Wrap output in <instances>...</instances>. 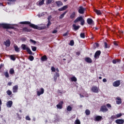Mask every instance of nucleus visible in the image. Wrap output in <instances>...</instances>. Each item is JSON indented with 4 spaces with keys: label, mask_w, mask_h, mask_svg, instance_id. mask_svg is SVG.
Listing matches in <instances>:
<instances>
[{
    "label": "nucleus",
    "mask_w": 124,
    "mask_h": 124,
    "mask_svg": "<svg viewBox=\"0 0 124 124\" xmlns=\"http://www.w3.org/2000/svg\"><path fill=\"white\" fill-rule=\"evenodd\" d=\"M75 124H81V122L79 119H77L75 121Z\"/></svg>",
    "instance_id": "obj_35"
},
{
    "label": "nucleus",
    "mask_w": 124,
    "mask_h": 124,
    "mask_svg": "<svg viewBox=\"0 0 124 124\" xmlns=\"http://www.w3.org/2000/svg\"><path fill=\"white\" fill-rule=\"evenodd\" d=\"M47 58L46 55H44L41 58V61H42V62H46V61H47Z\"/></svg>",
    "instance_id": "obj_23"
},
{
    "label": "nucleus",
    "mask_w": 124,
    "mask_h": 124,
    "mask_svg": "<svg viewBox=\"0 0 124 124\" xmlns=\"http://www.w3.org/2000/svg\"><path fill=\"white\" fill-rule=\"evenodd\" d=\"M116 104H118V105H120V104H122V98H121L120 97H117L116 98Z\"/></svg>",
    "instance_id": "obj_9"
},
{
    "label": "nucleus",
    "mask_w": 124,
    "mask_h": 124,
    "mask_svg": "<svg viewBox=\"0 0 124 124\" xmlns=\"http://www.w3.org/2000/svg\"><path fill=\"white\" fill-rule=\"evenodd\" d=\"M13 104V102H12V101H9L7 102L6 104L7 107H8V108H11Z\"/></svg>",
    "instance_id": "obj_14"
},
{
    "label": "nucleus",
    "mask_w": 124,
    "mask_h": 124,
    "mask_svg": "<svg viewBox=\"0 0 124 124\" xmlns=\"http://www.w3.org/2000/svg\"><path fill=\"white\" fill-rule=\"evenodd\" d=\"M56 70L57 71V72H59V71H60V70H59V68L56 69H55V71H56Z\"/></svg>",
    "instance_id": "obj_64"
},
{
    "label": "nucleus",
    "mask_w": 124,
    "mask_h": 124,
    "mask_svg": "<svg viewBox=\"0 0 124 124\" xmlns=\"http://www.w3.org/2000/svg\"><path fill=\"white\" fill-rule=\"evenodd\" d=\"M69 45H70L71 46H73V45H74V41L71 40V41L70 42Z\"/></svg>",
    "instance_id": "obj_42"
},
{
    "label": "nucleus",
    "mask_w": 124,
    "mask_h": 124,
    "mask_svg": "<svg viewBox=\"0 0 124 124\" xmlns=\"http://www.w3.org/2000/svg\"><path fill=\"white\" fill-rule=\"evenodd\" d=\"M100 54H101V51H100V50L97 51L94 55L95 59H98V58H99V56H100Z\"/></svg>",
    "instance_id": "obj_10"
},
{
    "label": "nucleus",
    "mask_w": 124,
    "mask_h": 124,
    "mask_svg": "<svg viewBox=\"0 0 124 124\" xmlns=\"http://www.w3.org/2000/svg\"><path fill=\"white\" fill-rule=\"evenodd\" d=\"M94 12L97 15H101V12L100 10H95Z\"/></svg>",
    "instance_id": "obj_30"
},
{
    "label": "nucleus",
    "mask_w": 124,
    "mask_h": 124,
    "mask_svg": "<svg viewBox=\"0 0 124 124\" xmlns=\"http://www.w3.org/2000/svg\"><path fill=\"white\" fill-rule=\"evenodd\" d=\"M115 123L118 124H123L124 123V120L123 119H117L115 121Z\"/></svg>",
    "instance_id": "obj_17"
},
{
    "label": "nucleus",
    "mask_w": 124,
    "mask_h": 124,
    "mask_svg": "<svg viewBox=\"0 0 124 124\" xmlns=\"http://www.w3.org/2000/svg\"><path fill=\"white\" fill-rule=\"evenodd\" d=\"M107 107H108V108H111V107H112V106H111V105L109 104H108L107 105Z\"/></svg>",
    "instance_id": "obj_56"
},
{
    "label": "nucleus",
    "mask_w": 124,
    "mask_h": 124,
    "mask_svg": "<svg viewBox=\"0 0 124 124\" xmlns=\"http://www.w3.org/2000/svg\"><path fill=\"white\" fill-rule=\"evenodd\" d=\"M52 18V16H49L47 18L48 21H51V19Z\"/></svg>",
    "instance_id": "obj_52"
},
{
    "label": "nucleus",
    "mask_w": 124,
    "mask_h": 124,
    "mask_svg": "<svg viewBox=\"0 0 124 124\" xmlns=\"http://www.w3.org/2000/svg\"><path fill=\"white\" fill-rule=\"evenodd\" d=\"M23 31H29V30L28 29H27V28L25 27V28H23Z\"/></svg>",
    "instance_id": "obj_43"
},
{
    "label": "nucleus",
    "mask_w": 124,
    "mask_h": 124,
    "mask_svg": "<svg viewBox=\"0 0 124 124\" xmlns=\"http://www.w3.org/2000/svg\"><path fill=\"white\" fill-rule=\"evenodd\" d=\"M0 26L4 29H12V27L9 26V24H5V23H2L0 24Z\"/></svg>",
    "instance_id": "obj_4"
},
{
    "label": "nucleus",
    "mask_w": 124,
    "mask_h": 124,
    "mask_svg": "<svg viewBox=\"0 0 124 124\" xmlns=\"http://www.w3.org/2000/svg\"><path fill=\"white\" fill-rule=\"evenodd\" d=\"M115 116H116V119H118L119 118H121V117L123 116V114L121 113H120L117 114Z\"/></svg>",
    "instance_id": "obj_32"
},
{
    "label": "nucleus",
    "mask_w": 124,
    "mask_h": 124,
    "mask_svg": "<svg viewBox=\"0 0 124 124\" xmlns=\"http://www.w3.org/2000/svg\"><path fill=\"white\" fill-rule=\"evenodd\" d=\"M21 48H22L23 50H27V48H29L27 47V45L22 44L21 45Z\"/></svg>",
    "instance_id": "obj_27"
},
{
    "label": "nucleus",
    "mask_w": 124,
    "mask_h": 124,
    "mask_svg": "<svg viewBox=\"0 0 124 124\" xmlns=\"http://www.w3.org/2000/svg\"><path fill=\"white\" fill-rule=\"evenodd\" d=\"M44 1H45V0H40L38 1V4L40 6H41V5H43L44 4Z\"/></svg>",
    "instance_id": "obj_22"
},
{
    "label": "nucleus",
    "mask_w": 124,
    "mask_h": 124,
    "mask_svg": "<svg viewBox=\"0 0 124 124\" xmlns=\"http://www.w3.org/2000/svg\"><path fill=\"white\" fill-rule=\"evenodd\" d=\"M14 48L15 49V51H16L17 53L20 52V48L18 47V46H17V45L14 44Z\"/></svg>",
    "instance_id": "obj_13"
},
{
    "label": "nucleus",
    "mask_w": 124,
    "mask_h": 124,
    "mask_svg": "<svg viewBox=\"0 0 124 124\" xmlns=\"http://www.w3.org/2000/svg\"><path fill=\"white\" fill-rule=\"evenodd\" d=\"M87 21L88 25H90L91 26H93L94 22L93 20V19L88 18Z\"/></svg>",
    "instance_id": "obj_11"
},
{
    "label": "nucleus",
    "mask_w": 124,
    "mask_h": 124,
    "mask_svg": "<svg viewBox=\"0 0 124 124\" xmlns=\"http://www.w3.org/2000/svg\"><path fill=\"white\" fill-rule=\"evenodd\" d=\"M7 93L8 95H11V94H12V92H11V91L10 90H8L7 91Z\"/></svg>",
    "instance_id": "obj_39"
},
{
    "label": "nucleus",
    "mask_w": 124,
    "mask_h": 124,
    "mask_svg": "<svg viewBox=\"0 0 124 124\" xmlns=\"http://www.w3.org/2000/svg\"><path fill=\"white\" fill-rule=\"evenodd\" d=\"M113 44L115 45V46H118V43H117L116 42H114Z\"/></svg>",
    "instance_id": "obj_61"
},
{
    "label": "nucleus",
    "mask_w": 124,
    "mask_h": 124,
    "mask_svg": "<svg viewBox=\"0 0 124 124\" xmlns=\"http://www.w3.org/2000/svg\"><path fill=\"white\" fill-rule=\"evenodd\" d=\"M68 34V31H67L65 33L63 34V36H67Z\"/></svg>",
    "instance_id": "obj_51"
},
{
    "label": "nucleus",
    "mask_w": 124,
    "mask_h": 124,
    "mask_svg": "<svg viewBox=\"0 0 124 124\" xmlns=\"http://www.w3.org/2000/svg\"><path fill=\"white\" fill-rule=\"evenodd\" d=\"M99 90V89L98 88H97L96 86H93L91 89L92 92H93V93H97Z\"/></svg>",
    "instance_id": "obj_5"
},
{
    "label": "nucleus",
    "mask_w": 124,
    "mask_h": 124,
    "mask_svg": "<svg viewBox=\"0 0 124 124\" xmlns=\"http://www.w3.org/2000/svg\"><path fill=\"white\" fill-rule=\"evenodd\" d=\"M14 73H15L14 69L13 68L10 69V72H9L10 74H14Z\"/></svg>",
    "instance_id": "obj_33"
},
{
    "label": "nucleus",
    "mask_w": 124,
    "mask_h": 124,
    "mask_svg": "<svg viewBox=\"0 0 124 124\" xmlns=\"http://www.w3.org/2000/svg\"><path fill=\"white\" fill-rule=\"evenodd\" d=\"M4 45L6 46V47H9L10 46V40H7L5 42H4Z\"/></svg>",
    "instance_id": "obj_19"
},
{
    "label": "nucleus",
    "mask_w": 124,
    "mask_h": 124,
    "mask_svg": "<svg viewBox=\"0 0 124 124\" xmlns=\"http://www.w3.org/2000/svg\"><path fill=\"white\" fill-rule=\"evenodd\" d=\"M73 30H74V31H78V30L80 29V26H76V25L73 24Z\"/></svg>",
    "instance_id": "obj_20"
},
{
    "label": "nucleus",
    "mask_w": 124,
    "mask_h": 124,
    "mask_svg": "<svg viewBox=\"0 0 124 124\" xmlns=\"http://www.w3.org/2000/svg\"><path fill=\"white\" fill-rule=\"evenodd\" d=\"M58 77H60V74L58 72H56L54 74V76L53 77L54 82H57V79H58Z\"/></svg>",
    "instance_id": "obj_12"
},
{
    "label": "nucleus",
    "mask_w": 124,
    "mask_h": 124,
    "mask_svg": "<svg viewBox=\"0 0 124 124\" xmlns=\"http://www.w3.org/2000/svg\"><path fill=\"white\" fill-rule=\"evenodd\" d=\"M31 49L34 52L36 50V46H31Z\"/></svg>",
    "instance_id": "obj_45"
},
{
    "label": "nucleus",
    "mask_w": 124,
    "mask_h": 124,
    "mask_svg": "<svg viewBox=\"0 0 124 124\" xmlns=\"http://www.w3.org/2000/svg\"><path fill=\"white\" fill-rule=\"evenodd\" d=\"M39 91H37V94L38 96H40L41 94H43V93H44V89L40 88Z\"/></svg>",
    "instance_id": "obj_6"
},
{
    "label": "nucleus",
    "mask_w": 124,
    "mask_h": 124,
    "mask_svg": "<svg viewBox=\"0 0 124 124\" xmlns=\"http://www.w3.org/2000/svg\"><path fill=\"white\" fill-rule=\"evenodd\" d=\"M103 82H104V83H106V82H107V79H106V78L103 79Z\"/></svg>",
    "instance_id": "obj_57"
},
{
    "label": "nucleus",
    "mask_w": 124,
    "mask_h": 124,
    "mask_svg": "<svg viewBox=\"0 0 124 124\" xmlns=\"http://www.w3.org/2000/svg\"><path fill=\"white\" fill-rule=\"evenodd\" d=\"M8 1H11L12 2H15V1H16V0H7Z\"/></svg>",
    "instance_id": "obj_59"
},
{
    "label": "nucleus",
    "mask_w": 124,
    "mask_h": 124,
    "mask_svg": "<svg viewBox=\"0 0 124 124\" xmlns=\"http://www.w3.org/2000/svg\"><path fill=\"white\" fill-rule=\"evenodd\" d=\"M63 10H65L66 8H67V6H64L63 7H62Z\"/></svg>",
    "instance_id": "obj_53"
},
{
    "label": "nucleus",
    "mask_w": 124,
    "mask_h": 124,
    "mask_svg": "<svg viewBox=\"0 0 124 124\" xmlns=\"http://www.w3.org/2000/svg\"><path fill=\"white\" fill-rule=\"evenodd\" d=\"M67 111H70L71 110H72V108L70 107V106H69L67 108Z\"/></svg>",
    "instance_id": "obj_37"
},
{
    "label": "nucleus",
    "mask_w": 124,
    "mask_h": 124,
    "mask_svg": "<svg viewBox=\"0 0 124 124\" xmlns=\"http://www.w3.org/2000/svg\"><path fill=\"white\" fill-rule=\"evenodd\" d=\"M26 50L30 55H32V52L31 51V49H30V48H27Z\"/></svg>",
    "instance_id": "obj_28"
},
{
    "label": "nucleus",
    "mask_w": 124,
    "mask_h": 124,
    "mask_svg": "<svg viewBox=\"0 0 124 124\" xmlns=\"http://www.w3.org/2000/svg\"><path fill=\"white\" fill-rule=\"evenodd\" d=\"M31 42H32V43H34V44H35L36 43V42L32 39L30 40Z\"/></svg>",
    "instance_id": "obj_50"
},
{
    "label": "nucleus",
    "mask_w": 124,
    "mask_h": 124,
    "mask_svg": "<svg viewBox=\"0 0 124 124\" xmlns=\"http://www.w3.org/2000/svg\"><path fill=\"white\" fill-rule=\"evenodd\" d=\"M59 11H64V10L62 8H61L59 9Z\"/></svg>",
    "instance_id": "obj_60"
},
{
    "label": "nucleus",
    "mask_w": 124,
    "mask_h": 124,
    "mask_svg": "<svg viewBox=\"0 0 124 124\" xmlns=\"http://www.w3.org/2000/svg\"><path fill=\"white\" fill-rule=\"evenodd\" d=\"M57 6H62V2L61 1H57L56 2Z\"/></svg>",
    "instance_id": "obj_24"
},
{
    "label": "nucleus",
    "mask_w": 124,
    "mask_h": 124,
    "mask_svg": "<svg viewBox=\"0 0 124 124\" xmlns=\"http://www.w3.org/2000/svg\"><path fill=\"white\" fill-rule=\"evenodd\" d=\"M51 71L55 72L56 71V68L54 67H51Z\"/></svg>",
    "instance_id": "obj_46"
},
{
    "label": "nucleus",
    "mask_w": 124,
    "mask_h": 124,
    "mask_svg": "<svg viewBox=\"0 0 124 124\" xmlns=\"http://www.w3.org/2000/svg\"><path fill=\"white\" fill-rule=\"evenodd\" d=\"M119 62V61L118 60H114L112 61V62L114 64H116V63H117V62Z\"/></svg>",
    "instance_id": "obj_48"
},
{
    "label": "nucleus",
    "mask_w": 124,
    "mask_h": 124,
    "mask_svg": "<svg viewBox=\"0 0 124 124\" xmlns=\"http://www.w3.org/2000/svg\"><path fill=\"white\" fill-rule=\"evenodd\" d=\"M86 8H84L83 6H80L78 8V13H79V14H84Z\"/></svg>",
    "instance_id": "obj_3"
},
{
    "label": "nucleus",
    "mask_w": 124,
    "mask_h": 124,
    "mask_svg": "<svg viewBox=\"0 0 124 124\" xmlns=\"http://www.w3.org/2000/svg\"><path fill=\"white\" fill-rule=\"evenodd\" d=\"M65 14H66V12H65L63 14L61 15V16H59V19L62 20V18L64 17V15H65Z\"/></svg>",
    "instance_id": "obj_25"
},
{
    "label": "nucleus",
    "mask_w": 124,
    "mask_h": 124,
    "mask_svg": "<svg viewBox=\"0 0 124 124\" xmlns=\"http://www.w3.org/2000/svg\"><path fill=\"white\" fill-rule=\"evenodd\" d=\"M58 32V31L57 30H55L52 31V33H57Z\"/></svg>",
    "instance_id": "obj_54"
},
{
    "label": "nucleus",
    "mask_w": 124,
    "mask_h": 124,
    "mask_svg": "<svg viewBox=\"0 0 124 124\" xmlns=\"http://www.w3.org/2000/svg\"><path fill=\"white\" fill-rule=\"evenodd\" d=\"M4 75L6 78H9V74L8 73V71L4 73Z\"/></svg>",
    "instance_id": "obj_29"
},
{
    "label": "nucleus",
    "mask_w": 124,
    "mask_h": 124,
    "mask_svg": "<svg viewBox=\"0 0 124 124\" xmlns=\"http://www.w3.org/2000/svg\"><path fill=\"white\" fill-rule=\"evenodd\" d=\"M120 34H123V33H124V31H120Z\"/></svg>",
    "instance_id": "obj_63"
},
{
    "label": "nucleus",
    "mask_w": 124,
    "mask_h": 124,
    "mask_svg": "<svg viewBox=\"0 0 124 124\" xmlns=\"http://www.w3.org/2000/svg\"><path fill=\"white\" fill-rule=\"evenodd\" d=\"M8 86H11L12 85V82H9L7 84Z\"/></svg>",
    "instance_id": "obj_58"
},
{
    "label": "nucleus",
    "mask_w": 124,
    "mask_h": 124,
    "mask_svg": "<svg viewBox=\"0 0 124 124\" xmlns=\"http://www.w3.org/2000/svg\"><path fill=\"white\" fill-rule=\"evenodd\" d=\"M71 80L72 82H76L77 81V78L75 76L71 78Z\"/></svg>",
    "instance_id": "obj_26"
},
{
    "label": "nucleus",
    "mask_w": 124,
    "mask_h": 124,
    "mask_svg": "<svg viewBox=\"0 0 124 124\" xmlns=\"http://www.w3.org/2000/svg\"><path fill=\"white\" fill-rule=\"evenodd\" d=\"M100 111H101V112H103V113H105V112H107V111H108V109L106 106H103L101 107Z\"/></svg>",
    "instance_id": "obj_7"
},
{
    "label": "nucleus",
    "mask_w": 124,
    "mask_h": 124,
    "mask_svg": "<svg viewBox=\"0 0 124 124\" xmlns=\"http://www.w3.org/2000/svg\"><path fill=\"white\" fill-rule=\"evenodd\" d=\"M10 59L12 60V61H15V60H16V58L13 55L10 56Z\"/></svg>",
    "instance_id": "obj_36"
},
{
    "label": "nucleus",
    "mask_w": 124,
    "mask_h": 124,
    "mask_svg": "<svg viewBox=\"0 0 124 124\" xmlns=\"http://www.w3.org/2000/svg\"><path fill=\"white\" fill-rule=\"evenodd\" d=\"M85 62H88V63H92V62H93V61H92V59L89 57L86 58L85 59Z\"/></svg>",
    "instance_id": "obj_21"
},
{
    "label": "nucleus",
    "mask_w": 124,
    "mask_h": 124,
    "mask_svg": "<svg viewBox=\"0 0 124 124\" xmlns=\"http://www.w3.org/2000/svg\"><path fill=\"white\" fill-rule=\"evenodd\" d=\"M48 23L47 24V27H50L51 26V21H47Z\"/></svg>",
    "instance_id": "obj_47"
},
{
    "label": "nucleus",
    "mask_w": 124,
    "mask_h": 124,
    "mask_svg": "<svg viewBox=\"0 0 124 124\" xmlns=\"http://www.w3.org/2000/svg\"><path fill=\"white\" fill-rule=\"evenodd\" d=\"M34 58H33V56H29V60L30 61H31V62H32V61H33L34 60Z\"/></svg>",
    "instance_id": "obj_41"
},
{
    "label": "nucleus",
    "mask_w": 124,
    "mask_h": 124,
    "mask_svg": "<svg viewBox=\"0 0 124 124\" xmlns=\"http://www.w3.org/2000/svg\"><path fill=\"white\" fill-rule=\"evenodd\" d=\"M78 22H80V25H81V26H84L85 24V20L82 16L78 17L76 20H74V23H77Z\"/></svg>",
    "instance_id": "obj_2"
},
{
    "label": "nucleus",
    "mask_w": 124,
    "mask_h": 124,
    "mask_svg": "<svg viewBox=\"0 0 124 124\" xmlns=\"http://www.w3.org/2000/svg\"><path fill=\"white\" fill-rule=\"evenodd\" d=\"M74 17H75V12H74L73 13H72L71 15L70 16V18L71 19H73Z\"/></svg>",
    "instance_id": "obj_34"
},
{
    "label": "nucleus",
    "mask_w": 124,
    "mask_h": 124,
    "mask_svg": "<svg viewBox=\"0 0 124 124\" xmlns=\"http://www.w3.org/2000/svg\"><path fill=\"white\" fill-rule=\"evenodd\" d=\"M62 104H63V102H60L58 105H57V108L58 109H62Z\"/></svg>",
    "instance_id": "obj_16"
},
{
    "label": "nucleus",
    "mask_w": 124,
    "mask_h": 124,
    "mask_svg": "<svg viewBox=\"0 0 124 124\" xmlns=\"http://www.w3.org/2000/svg\"><path fill=\"white\" fill-rule=\"evenodd\" d=\"M94 119L96 122H100V121L102 120V116H96L95 117Z\"/></svg>",
    "instance_id": "obj_15"
},
{
    "label": "nucleus",
    "mask_w": 124,
    "mask_h": 124,
    "mask_svg": "<svg viewBox=\"0 0 124 124\" xmlns=\"http://www.w3.org/2000/svg\"><path fill=\"white\" fill-rule=\"evenodd\" d=\"M80 36L81 38H85V33H81Z\"/></svg>",
    "instance_id": "obj_40"
},
{
    "label": "nucleus",
    "mask_w": 124,
    "mask_h": 124,
    "mask_svg": "<svg viewBox=\"0 0 124 124\" xmlns=\"http://www.w3.org/2000/svg\"><path fill=\"white\" fill-rule=\"evenodd\" d=\"M85 114L87 115V116H89L91 114V111L89 109H86L85 111Z\"/></svg>",
    "instance_id": "obj_31"
},
{
    "label": "nucleus",
    "mask_w": 124,
    "mask_h": 124,
    "mask_svg": "<svg viewBox=\"0 0 124 124\" xmlns=\"http://www.w3.org/2000/svg\"><path fill=\"white\" fill-rule=\"evenodd\" d=\"M20 24H21L22 25H30V27H31V28H33V29H35V30H44V29H45V27H39L37 25L31 24V22L30 21L20 22Z\"/></svg>",
    "instance_id": "obj_1"
},
{
    "label": "nucleus",
    "mask_w": 124,
    "mask_h": 124,
    "mask_svg": "<svg viewBox=\"0 0 124 124\" xmlns=\"http://www.w3.org/2000/svg\"><path fill=\"white\" fill-rule=\"evenodd\" d=\"M26 119L27 121H31V118H30L29 116H27Z\"/></svg>",
    "instance_id": "obj_49"
},
{
    "label": "nucleus",
    "mask_w": 124,
    "mask_h": 124,
    "mask_svg": "<svg viewBox=\"0 0 124 124\" xmlns=\"http://www.w3.org/2000/svg\"><path fill=\"white\" fill-rule=\"evenodd\" d=\"M104 46H105V48H106L110 47V46H108V44H107V43H106V42H105Z\"/></svg>",
    "instance_id": "obj_38"
},
{
    "label": "nucleus",
    "mask_w": 124,
    "mask_h": 124,
    "mask_svg": "<svg viewBox=\"0 0 124 124\" xmlns=\"http://www.w3.org/2000/svg\"><path fill=\"white\" fill-rule=\"evenodd\" d=\"M4 65L3 64H1L0 65V68H2V67H3V66H4Z\"/></svg>",
    "instance_id": "obj_62"
},
{
    "label": "nucleus",
    "mask_w": 124,
    "mask_h": 124,
    "mask_svg": "<svg viewBox=\"0 0 124 124\" xmlns=\"http://www.w3.org/2000/svg\"><path fill=\"white\" fill-rule=\"evenodd\" d=\"M121 85V81L120 80H116L113 83V87H119Z\"/></svg>",
    "instance_id": "obj_8"
},
{
    "label": "nucleus",
    "mask_w": 124,
    "mask_h": 124,
    "mask_svg": "<svg viewBox=\"0 0 124 124\" xmlns=\"http://www.w3.org/2000/svg\"><path fill=\"white\" fill-rule=\"evenodd\" d=\"M114 119H117L116 115H112L110 117V120H114Z\"/></svg>",
    "instance_id": "obj_44"
},
{
    "label": "nucleus",
    "mask_w": 124,
    "mask_h": 124,
    "mask_svg": "<svg viewBox=\"0 0 124 124\" xmlns=\"http://www.w3.org/2000/svg\"><path fill=\"white\" fill-rule=\"evenodd\" d=\"M47 2L48 4H49V3H51V2H52V0H47Z\"/></svg>",
    "instance_id": "obj_55"
},
{
    "label": "nucleus",
    "mask_w": 124,
    "mask_h": 124,
    "mask_svg": "<svg viewBox=\"0 0 124 124\" xmlns=\"http://www.w3.org/2000/svg\"><path fill=\"white\" fill-rule=\"evenodd\" d=\"M18 85L14 86L13 88V93H17L18 92Z\"/></svg>",
    "instance_id": "obj_18"
}]
</instances>
